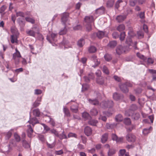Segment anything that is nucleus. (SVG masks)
Segmentation results:
<instances>
[{
    "mask_svg": "<svg viewBox=\"0 0 156 156\" xmlns=\"http://www.w3.org/2000/svg\"><path fill=\"white\" fill-rule=\"evenodd\" d=\"M126 43L128 45L127 46H122L121 45H118L116 48V53L118 55H120L123 53L125 52L126 51L129 50V47L130 46H133L134 49H137L136 46L137 42H135L133 43L130 37H127L126 39Z\"/></svg>",
    "mask_w": 156,
    "mask_h": 156,
    "instance_id": "obj_1",
    "label": "nucleus"
},
{
    "mask_svg": "<svg viewBox=\"0 0 156 156\" xmlns=\"http://www.w3.org/2000/svg\"><path fill=\"white\" fill-rule=\"evenodd\" d=\"M94 16H86L84 18V20L86 23V27L87 30L89 31L91 30V27L90 23L93 22L95 19Z\"/></svg>",
    "mask_w": 156,
    "mask_h": 156,
    "instance_id": "obj_2",
    "label": "nucleus"
},
{
    "mask_svg": "<svg viewBox=\"0 0 156 156\" xmlns=\"http://www.w3.org/2000/svg\"><path fill=\"white\" fill-rule=\"evenodd\" d=\"M26 32L29 35L35 37L36 34H39V29L37 26H34L31 30L26 31Z\"/></svg>",
    "mask_w": 156,
    "mask_h": 156,
    "instance_id": "obj_3",
    "label": "nucleus"
},
{
    "mask_svg": "<svg viewBox=\"0 0 156 156\" xmlns=\"http://www.w3.org/2000/svg\"><path fill=\"white\" fill-rule=\"evenodd\" d=\"M57 35V34L53 33L48 34L47 35V40L53 46H54L53 43L56 42Z\"/></svg>",
    "mask_w": 156,
    "mask_h": 156,
    "instance_id": "obj_4",
    "label": "nucleus"
},
{
    "mask_svg": "<svg viewBox=\"0 0 156 156\" xmlns=\"http://www.w3.org/2000/svg\"><path fill=\"white\" fill-rule=\"evenodd\" d=\"M16 52L13 54L12 58L14 60L16 64H18L19 62V58L21 57V56L20 52L17 48L15 49Z\"/></svg>",
    "mask_w": 156,
    "mask_h": 156,
    "instance_id": "obj_5",
    "label": "nucleus"
},
{
    "mask_svg": "<svg viewBox=\"0 0 156 156\" xmlns=\"http://www.w3.org/2000/svg\"><path fill=\"white\" fill-rule=\"evenodd\" d=\"M126 140L129 142L133 143L136 140V136L133 134L128 133L126 136Z\"/></svg>",
    "mask_w": 156,
    "mask_h": 156,
    "instance_id": "obj_6",
    "label": "nucleus"
},
{
    "mask_svg": "<svg viewBox=\"0 0 156 156\" xmlns=\"http://www.w3.org/2000/svg\"><path fill=\"white\" fill-rule=\"evenodd\" d=\"M90 60L94 63V64L92 66L94 68H95L100 64V60L98 59L95 55H93L91 56Z\"/></svg>",
    "mask_w": 156,
    "mask_h": 156,
    "instance_id": "obj_7",
    "label": "nucleus"
},
{
    "mask_svg": "<svg viewBox=\"0 0 156 156\" xmlns=\"http://www.w3.org/2000/svg\"><path fill=\"white\" fill-rule=\"evenodd\" d=\"M105 34V32L102 31H98L97 33H94L92 35V37L94 38L96 36L98 38L101 39L102 38Z\"/></svg>",
    "mask_w": 156,
    "mask_h": 156,
    "instance_id": "obj_8",
    "label": "nucleus"
},
{
    "mask_svg": "<svg viewBox=\"0 0 156 156\" xmlns=\"http://www.w3.org/2000/svg\"><path fill=\"white\" fill-rule=\"evenodd\" d=\"M105 11V8L103 6H101L96 9L94 14L95 18H96L98 16L103 14Z\"/></svg>",
    "mask_w": 156,
    "mask_h": 156,
    "instance_id": "obj_9",
    "label": "nucleus"
},
{
    "mask_svg": "<svg viewBox=\"0 0 156 156\" xmlns=\"http://www.w3.org/2000/svg\"><path fill=\"white\" fill-rule=\"evenodd\" d=\"M15 129L16 130V128L11 129L8 132L4 133V135L6 140H9L11 137L12 133Z\"/></svg>",
    "mask_w": 156,
    "mask_h": 156,
    "instance_id": "obj_10",
    "label": "nucleus"
},
{
    "mask_svg": "<svg viewBox=\"0 0 156 156\" xmlns=\"http://www.w3.org/2000/svg\"><path fill=\"white\" fill-rule=\"evenodd\" d=\"M113 98L116 101H119L122 99L123 96L122 94L115 92L113 95Z\"/></svg>",
    "mask_w": 156,
    "mask_h": 156,
    "instance_id": "obj_11",
    "label": "nucleus"
},
{
    "mask_svg": "<svg viewBox=\"0 0 156 156\" xmlns=\"http://www.w3.org/2000/svg\"><path fill=\"white\" fill-rule=\"evenodd\" d=\"M27 126L28 128L27 130V136L31 138L33 136V133L34 130L30 125H28Z\"/></svg>",
    "mask_w": 156,
    "mask_h": 156,
    "instance_id": "obj_12",
    "label": "nucleus"
},
{
    "mask_svg": "<svg viewBox=\"0 0 156 156\" xmlns=\"http://www.w3.org/2000/svg\"><path fill=\"white\" fill-rule=\"evenodd\" d=\"M119 87L120 90L123 93H127L128 92L129 89L125 83L120 85Z\"/></svg>",
    "mask_w": 156,
    "mask_h": 156,
    "instance_id": "obj_13",
    "label": "nucleus"
},
{
    "mask_svg": "<svg viewBox=\"0 0 156 156\" xmlns=\"http://www.w3.org/2000/svg\"><path fill=\"white\" fill-rule=\"evenodd\" d=\"M92 130L91 128L88 126L84 128V133L87 136L91 135L92 133Z\"/></svg>",
    "mask_w": 156,
    "mask_h": 156,
    "instance_id": "obj_14",
    "label": "nucleus"
},
{
    "mask_svg": "<svg viewBox=\"0 0 156 156\" xmlns=\"http://www.w3.org/2000/svg\"><path fill=\"white\" fill-rule=\"evenodd\" d=\"M69 14L67 13H64L62 15L61 18V21L62 23L65 24L68 20Z\"/></svg>",
    "mask_w": 156,
    "mask_h": 156,
    "instance_id": "obj_15",
    "label": "nucleus"
},
{
    "mask_svg": "<svg viewBox=\"0 0 156 156\" xmlns=\"http://www.w3.org/2000/svg\"><path fill=\"white\" fill-rule=\"evenodd\" d=\"M28 122L30 123L31 124L33 127L34 126L35 124L39 123L37 119L35 117H34L31 119L30 118V120Z\"/></svg>",
    "mask_w": 156,
    "mask_h": 156,
    "instance_id": "obj_16",
    "label": "nucleus"
},
{
    "mask_svg": "<svg viewBox=\"0 0 156 156\" xmlns=\"http://www.w3.org/2000/svg\"><path fill=\"white\" fill-rule=\"evenodd\" d=\"M149 72L152 74V79L151 82L153 81H156V70L153 69H149Z\"/></svg>",
    "mask_w": 156,
    "mask_h": 156,
    "instance_id": "obj_17",
    "label": "nucleus"
},
{
    "mask_svg": "<svg viewBox=\"0 0 156 156\" xmlns=\"http://www.w3.org/2000/svg\"><path fill=\"white\" fill-rule=\"evenodd\" d=\"M152 129L153 128L151 126H150L148 128L144 129L142 131L143 134L144 135H147L151 132V131L152 130Z\"/></svg>",
    "mask_w": 156,
    "mask_h": 156,
    "instance_id": "obj_18",
    "label": "nucleus"
},
{
    "mask_svg": "<svg viewBox=\"0 0 156 156\" xmlns=\"http://www.w3.org/2000/svg\"><path fill=\"white\" fill-rule=\"evenodd\" d=\"M71 111L73 112L76 113L78 111V106L77 104L72 105L70 107Z\"/></svg>",
    "mask_w": 156,
    "mask_h": 156,
    "instance_id": "obj_19",
    "label": "nucleus"
},
{
    "mask_svg": "<svg viewBox=\"0 0 156 156\" xmlns=\"http://www.w3.org/2000/svg\"><path fill=\"white\" fill-rule=\"evenodd\" d=\"M126 18L125 15H119L117 16L116 19L118 22L120 23L123 21Z\"/></svg>",
    "mask_w": 156,
    "mask_h": 156,
    "instance_id": "obj_20",
    "label": "nucleus"
},
{
    "mask_svg": "<svg viewBox=\"0 0 156 156\" xmlns=\"http://www.w3.org/2000/svg\"><path fill=\"white\" fill-rule=\"evenodd\" d=\"M8 146L9 147V148L11 147L12 146L13 147H16L17 146L16 141L14 139H11L9 141V144Z\"/></svg>",
    "mask_w": 156,
    "mask_h": 156,
    "instance_id": "obj_21",
    "label": "nucleus"
},
{
    "mask_svg": "<svg viewBox=\"0 0 156 156\" xmlns=\"http://www.w3.org/2000/svg\"><path fill=\"white\" fill-rule=\"evenodd\" d=\"M11 31L13 35H15L16 36H18L19 33L16 28L14 27H12L11 28Z\"/></svg>",
    "mask_w": 156,
    "mask_h": 156,
    "instance_id": "obj_22",
    "label": "nucleus"
},
{
    "mask_svg": "<svg viewBox=\"0 0 156 156\" xmlns=\"http://www.w3.org/2000/svg\"><path fill=\"white\" fill-rule=\"evenodd\" d=\"M117 42L115 41H110L108 44V47L111 48H114L117 45Z\"/></svg>",
    "mask_w": 156,
    "mask_h": 156,
    "instance_id": "obj_23",
    "label": "nucleus"
},
{
    "mask_svg": "<svg viewBox=\"0 0 156 156\" xmlns=\"http://www.w3.org/2000/svg\"><path fill=\"white\" fill-rule=\"evenodd\" d=\"M96 82L100 85H103L104 84V79L102 77L98 78L96 79Z\"/></svg>",
    "mask_w": 156,
    "mask_h": 156,
    "instance_id": "obj_24",
    "label": "nucleus"
},
{
    "mask_svg": "<svg viewBox=\"0 0 156 156\" xmlns=\"http://www.w3.org/2000/svg\"><path fill=\"white\" fill-rule=\"evenodd\" d=\"M137 56L140 59L142 60L144 62H146L147 58L139 52L136 53Z\"/></svg>",
    "mask_w": 156,
    "mask_h": 156,
    "instance_id": "obj_25",
    "label": "nucleus"
},
{
    "mask_svg": "<svg viewBox=\"0 0 156 156\" xmlns=\"http://www.w3.org/2000/svg\"><path fill=\"white\" fill-rule=\"evenodd\" d=\"M116 150L113 148H109L108 152V156H112L116 153Z\"/></svg>",
    "mask_w": 156,
    "mask_h": 156,
    "instance_id": "obj_26",
    "label": "nucleus"
},
{
    "mask_svg": "<svg viewBox=\"0 0 156 156\" xmlns=\"http://www.w3.org/2000/svg\"><path fill=\"white\" fill-rule=\"evenodd\" d=\"M18 36H16L15 35H12L11 37V41L12 44L15 43H17V38Z\"/></svg>",
    "mask_w": 156,
    "mask_h": 156,
    "instance_id": "obj_27",
    "label": "nucleus"
},
{
    "mask_svg": "<svg viewBox=\"0 0 156 156\" xmlns=\"http://www.w3.org/2000/svg\"><path fill=\"white\" fill-rule=\"evenodd\" d=\"M23 146L25 148H28L30 147V144L25 140H22Z\"/></svg>",
    "mask_w": 156,
    "mask_h": 156,
    "instance_id": "obj_28",
    "label": "nucleus"
},
{
    "mask_svg": "<svg viewBox=\"0 0 156 156\" xmlns=\"http://www.w3.org/2000/svg\"><path fill=\"white\" fill-rule=\"evenodd\" d=\"M123 118L121 114H118L115 117V120L116 122H121L122 121Z\"/></svg>",
    "mask_w": 156,
    "mask_h": 156,
    "instance_id": "obj_29",
    "label": "nucleus"
},
{
    "mask_svg": "<svg viewBox=\"0 0 156 156\" xmlns=\"http://www.w3.org/2000/svg\"><path fill=\"white\" fill-rule=\"evenodd\" d=\"M97 51L96 48L93 46H90L89 48L88 51L90 53H93Z\"/></svg>",
    "mask_w": 156,
    "mask_h": 156,
    "instance_id": "obj_30",
    "label": "nucleus"
},
{
    "mask_svg": "<svg viewBox=\"0 0 156 156\" xmlns=\"http://www.w3.org/2000/svg\"><path fill=\"white\" fill-rule=\"evenodd\" d=\"M63 111L65 116L67 117H69L70 116L69 110L66 107H64L63 108Z\"/></svg>",
    "mask_w": 156,
    "mask_h": 156,
    "instance_id": "obj_31",
    "label": "nucleus"
},
{
    "mask_svg": "<svg viewBox=\"0 0 156 156\" xmlns=\"http://www.w3.org/2000/svg\"><path fill=\"white\" fill-rule=\"evenodd\" d=\"M98 122L97 120L94 119H90L88 122V124L92 126H95Z\"/></svg>",
    "mask_w": 156,
    "mask_h": 156,
    "instance_id": "obj_32",
    "label": "nucleus"
},
{
    "mask_svg": "<svg viewBox=\"0 0 156 156\" xmlns=\"http://www.w3.org/2000/svg\"><path fill=\"white\" fill-rule=\"evenodd\" d=\"M14 137L16 142H19L21 140L20 136L16 133H15L14 134Z\"/></svg>",
    "mask_w": 156,
    "mask_h": 156,
    "instance_id": "obj_33",
    "label": "nucleus"
},
{
    "mask_svg": "<svg viewBox=\"0 0 156 156\" xmlns=\"http://www.w3.org/2000/svg\"><path fill=\"white\" fill-rule=\"evenodd\" d=\"M108 138V135L107 133H105L102 135L101 138V142L104 143H105L107 140Z\"/></svg>",
    "mask_w": 156,
    "mask_h": 156,
    "instance_id": "obj_34",
    "label": "nucleus"
},
{
    "mask_svg": "<svg viewBox=\"0 0 156 156\" xmlns=\"http://www.w3.org/2000/svg\"><path fill=\"white\" fill-rule=\"evenodd\" d=\"M85 43L83 39H80L77 42V44L78 46L80 47H82Z\"/></svg>",
    "mask_w": 156,
    "mask_h": 156,
    "instance_id": "obj_35",
    "label": "nucleus"
},
{
    "mask_svg": "<svg viewBox=\"0 0 156 156\" xmlns=\"http://www.w3.org/2000/svg\"><path fill=\"white\" fill-rule=\"evenodd\" d=\"M33 115L35 116L39 117L40 116V112L39 109L36 108L33 111Z\"/></svg>",
    "mask_w": 156,
    "mask_h": 156,
    "instance_id": "obj_36",
    "label": "nucleus"
},
{
    "mask_svg": "<svg viewBox=\"0 0 156 156\" xmlns=\"http://www.w3.org/2000/svg\"><path fill=\"white\" fill-rule=\"evenodd\" d=\"M88 101L90 103L94 105H97L99 104V102L96 99L92 100L90 99L88 100Z\"/></svg>",
    "mask_w": 156,
    "mask_h": 156,
    "instance_id": "obj_37",
    "label": "nucleus"
},
{
    "mask_svg": "<svg viewBox=\"0 0 156 156\" xmlns=\"http://www.w3.org/2000/svg\"><path fill=\"white\" fill-rule=\"evenodd\" d=\"M57 137H58L61 140H62L64 139H67V138L66 135L64 134V131H63L61 134H58Z\"/></svg>",
    "mask_w": 156,
    "mask_h": 156,
    "instance_id": "obj_38",
    "label": "nucleus"
},
{
    "mask_svg": "<svg viewBox=\"0 0 156 156\" xmlns=\"http://www.w3.org/2000/svg\"><path fill=\"white\" fill-rule=\"evenodd\" d=\"M105 59L107 61H109L112 58V55L108 54H106L104 56Z\"/></svg>",
    "mask_w": 156,
    "mask_h": 156,
    "instance_id": "obj_39",
    "label": "nucleus"
},
{
    "mask_svg": "<svg viewBox=\"0 0 156 156\" xmlns=\"http://www.w3.org/2000/svg\"><path fill=\"white\" fill-rule=\"evenodd\" d=\"M114 2L112 0L108 1L106 3L107 6L108 8H111L114 5Z\"/></svg>",
    "mask_w": 156,
    "mask_h": 156,
    "instance_id": "obj_40",
    "label": "nucleus"
},
{
    "mask_svg": "<svg viewBox=\"0 0 156 156\" xmlns=\"http://www.w3.org/2000/svg\"><path fill=\"white\" fill-rule=\"evenodd\" d=\"M140 114L138 113L132 114V117L133 119L135 120H138L140 117Z\"/></svg>",
    "mask_w": 156,
    "mask_h": 156,
    "instance_id": "obj_41",
    "label": "nucleus"
},
{
    "mask_svg": "<svg viewBox=\"0 0 156 156\" xmlns=\"http://www.w3.org/2000/svg\"><path fill=\"white\" fill-rule=\"evenodd\" d=\"M124 122L126 125H129L131 124V121L129 118H126L124 119Z\"/></svg>",
    "mask_w": 156,
    "mask_h": 156,
    "instance_id": "obj_42",
    "label": "nucleus"
},
{
    "mask_svg": "<svg viewBox=\"0 0 156 156\" xmlns=\"http://www.w3.org/2000/svg\"><path fill=\"white\" fill-rule=\"evenodd\" d=\"M82 91H84L88 90L89 87L88 85L87 84H83L82 85Z\"/></svg>",
    "mask_w": 156,
    "mask_h": 156,
    "instance_id": "obj_43",
    "label": "nucleus"
},
{
    "mask_svg": "<svg viewBox=\"0 0 156 156\" xmlns=\"http://www.w3.org/2000/svg\"><path fill=\"white\" fill-rule=\"evenodd\" d=\"M138 109L137 105L135 104L132 105L130 107L129 109L132 112L136 111Z\"/></svg>",
    "mask_w": 156,
    "mask_h": 156,
    "instance_id": "obj_44",
    "label": "nucleus"
},
{
    "mask_svg": "<svg viewBox=\"0 0 156 156\" xmlns=\"http://www.w3.org/2000/svg\"><path fill=\"white\" fill-rule=\"evenodd\" d=\"M90 113L92 115L95 116L97 115L98 112L96 109L93 108L90 110Z\"/></svg>",
    "mask_w": 156,
    "mask_h": 156,
    "instance_id": "obj_45",
    "label": "nucleus"
},
{
    "mask_svg": "<svg viewBox=\"0 0 156 156\" xmlns=\"http://www.w3.org/2000/svg\"><path fill=\"white\" fill-rule=\"evenodd\" d=\"M67 32L66 28L65 27L63 28L62 29L59 33L60 35H63L66 34Z\"/></svg>",
    "mask_w": 156,
    "mask_h": 156,
    "instance_id": "obj_46",
    "label": "nucleus"
},
{
    "mask_svg": "<svg viewBox=\"0 0 156 156\" xmlns=\"http://www.w3.org/2000/svg\"><path fill=\"white\" fill-rule=\"evenodd\" d=\"M125 29V27L123 24L119 25L117 28V29L119 31H121L124 30Z\"/></svg>",
    "mask_w": 156,
    "mask_h": 156,
    "instance_id": "obj_47",
    "label": "nucleus"
},
{
    "mask_svg": "<svg viewBox=\"0 0 156 156\" xmlns=\"http://www.w3.org/2000/svg\"><path fill=\"white\" fill-rule=\"evenodd\" d=\"M133 114V112L129 109L126 110L125 111V115L126 116H130L132 115Z\"/></svg>",
    "mask_w": 156,
    "mask_h": 156,
    "instance_id": "obj_48",
    "label": "nucleus"
},
{
    "mask_svg": "<svg viewBox=\"0 0 156 156\" xmlns=\"http://www.w3.org/2000/svg\"><path fill=\"white\" fill-rule=\"evenodd\" d=\"M25 19L27 21L30 22L32 24H34L35 23L34 20L32 18L29 17H26L25 18Z\"/></svg>",
    "mask_w": 156,
    "mask_h": 156,
    "instance_id": "obj_49",
    "label": "nucleus"
},
{
    "mask_svg": "<svg viewBox=\"0 0 156 156\" xmlns=\"http://www.w3.org/2000/svg\"><path fill=\"white\" fill-rule=\"evenodd\" d=\"M82 117L85 119H89L90 118L89 114L87 112H84L82 113Z\"/></svg>",
    "mask_w": 156,
    "mask_h": 156,
    "instance_id": "obj_50",
    "label": "nucleus"
},
{
    "mask_svg": "<svg viewBox=\"0 0 156 156\" xmlns=\"http://www.w3.org/2000/svg\"><path fill=\"white\" fill-rule=\"evenodd\" d=\"M138 37L139 38H142L144 37V34L143 32L142 31L140 30L137 33Z\"/></svg>",
    "mask_w": 156,
    "mask_h": 156,
    "instance_id": "obj_51",
    "label": "nucleus"
},
{
    "mask_svg": "<svg viewBox=\"0 0 156 156\" xmlns=\"http://www.w3.org/2000/svg\"><path fill=\"white\" fill-rule=\"evenodd\" d=\"M108 101H103L101 103V105L103 108H108Z\"/></svg>",
    "mask_w": 156,
    "mask_h": 156,
    "instance_id": "obj_52",
    "label": "nucleus"
},
{
    "mask_svg": "<svg viewBox=\"0 0 156 156\" xmlns=\"http://www.w3.org/2000/svg\"><path fill=\"white\" fill-rule=\"evenodd\" d=\"M126 36L125 33V32H122L120 34V36L119 39L121 41H122L124 40Z\"/></svg>",
    "mask_w": 156,
    "mask_h": 156,
    "instance_id": "obj_53",
    "label": "nucleus"
},
{
    "mask_svg": "<svg viewBox=\"0 0 156 156\" xmlns=\"http://www.w3.org/2000/svg\"><path fill=\"white\" fill-rule=\"evenodd\" d=\"M138 16H139L141 19H144L145 18V12H141L138 14Z\"/></svg>",
    "mask_w": 156,
    "mask_h": 156,
    "instance_id": "obj_54",
    "label": "nucleus"
},
{
    "mask_svg": "<svg viewBox=\"0 0 156 156\" xmlns=\"http://www.w3.org/2000/svg\"><path fill=\"white\" fill-rule=\"evenodd\" d=\"M42 93V90L39 89H36L34 90V94L35 95H39Z\"/></svg>",
    "mask_w": 156,
    "mask_h": 156,
    "instance_id": "obj_55",
    "label": "nucleus"
},
{
    "mask_svg": "<svg viewBox=\"0 0 156 156\" xmlns=\"http://www.w3.org/2000/svg\"><path fill=\"white\" fill-rule=\"evenodd\" d=\"M50 132L51 133L54 134L57 137V136H58V134H59L58 132L54 129H51L50 130Z\"/></svg>",
    "mask_w": 156,
    "mask_h": 156,
    "instance_id": "obj_56",
    "label": "nucleus"
},
{
    "mask_svg": "<svg viewBox=\"0 0 156 156\" xmlns=\"http://www.w3.org/2000/svg\"><path fill=\"white\" fill-rule=\"evenodd\" d=\"M16 16L17 17L21 16L24 17L25 16L24 13L21 11H19L16 12Z\"/></svg>",
    "mask_w": 156,
    "mask_h": 156,
    "instance_id": "obj_57",
    "label": "nucleus"
},
{
    "mask_svg": "<svg viewBox=\"0 0 156 156\" xmlns=\"http://www.w3.org/2000/svg\"><path fill=\"white\" fill-rule=\"evenodd\" d=\"M103 72L107 74H108L109 73V71L107 67L104 66L103 68Z\"/></svg>",
    "mask_w": 156,
    "mask_h": 156,
    "instance_id": "obj_58",
    "label": "nucleus"
},
{
    "mask_svg": "<svg viewBox=\"0 0 156 156\" xmlns=\"http://www.w3.org/2000/svg\"><path fill=\"white\" fill-rule=\"evenodd\" d=\"M73 30H81L82 29L81 26L79 24L77 25L73 28Z\"/></svg>",
    "mask_w": 156,
    "mask_h": 156,
    "instance_id": "obj_59",
    "label": "nucleus"
},
{
    "mask_svg": "<svg viewBox=\"0 0 156 156\" xmlns=\"http://www.w3.org/2000/svg\"><path fill=\"white\" fill-rule=\"evenodd\" d=\"M108 108H111L113 105V101L112 100H108Z\"/></svg>",
    "mask_w": 156,
    "mask_h": 156,
    "instance_id": "obj_60",
    "label": "nucleus"
},
{
    "mask_svg": "<svg viewBox=\"0 0 156 156\" xmlns=\"http://www.w3.org/2000/svg\"><path fill=\"white\" fill-rule=\"evenodd\" d=\"M134 128L135 126L133 125H132L130 127H128L126 128V131L128 132H130Z\"/></svg>",
    "mask_w": 156,
    "mask_h": 156,
    "instance_id": "obj_61",
    "label": "nucleus"
},
{
    "mask_svg": "<svg viewBox=\"0 0 156 156\" xmlns=\"http://www.w3.org/2000/svg\"><path fill=\"white\" fill-rule=\"evenodd\" d=\"M137 2V0H130L129 4L130 5L132 6H134Z\"/></svg>",
    "mask_w": 156,
    "mask_h": 156,
    "instance_id": "obj_62",
    "label": "nucleus"
},
{
    "mask_svg": "<svg viewBox=\"0 0 156 156\" xmlns=\"http://www.w3.org/2000/svg\"><path fill=\"white\" fill-rule=\"evenodd\" d=\"M147 59V62L148 64H153L154 62V60L153 59L151 58H148Z\"/></svg>",
    "mask_w": 156,
    "mask_h": 156,
    "instance_id": "obj_63",
    "label": "nucleus"
},
{
    "mask_svg": "<svg viewBox=\"0 0 156 156\" xmlns=\"http://www.w3.org/2000/svg\"><path fill=\"white\" fill-rule=\"evenodd\" d=\"M38 137L40 140L42 142H44L45 140V138L44 135L40 134L38 136Z\"/></svg>",
    "mask_w": 156,
    "mask_h": 156,
    "instance_id": "obj_64",
    "label": "nucleus"
}]
</instances>
